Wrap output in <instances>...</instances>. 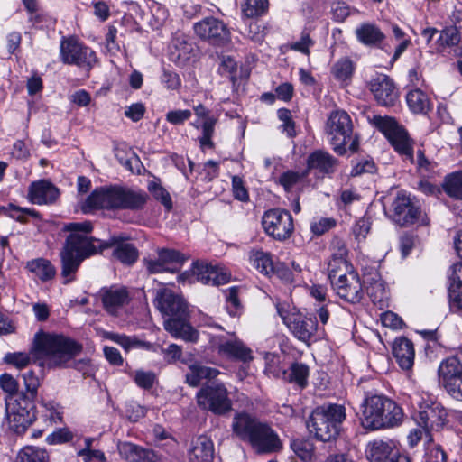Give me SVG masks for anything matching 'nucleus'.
Returning <instances> with one entry per match:
<instances>
[{
  "instance_id": "obj_29",
  "label": "nucleus",
  "mask_w": 462,
  "mask_h": 462,
  "mask_svg": "<svg viewBox=\"0 0 462 462\" xmlns=\"http://www.w3.org/2000/svg\"><path fill=\"white\" fill-rule=\"evenodd\" d=\"M214 443L210 438L200 435L191 444L188 451L189 462H213Z\"/></svg>"
},
{
  "instance_id": "obj_14",
  "label": "nucleus",
  "mask_w": 462,
  "mask_h": 462,
  "mask_svg": "<svg viewBox=\"0 0 462 462\" xmlns=\"http://www.w3.org/2000/svg\"><path fill=\"white\" fill-rule=\"evenodd\" d=\"M60 58L64 64L75 65L87 71L97 62L96 52L74 37L61 39Z\"/></svg>"
},
{
  "instance_id": "obj_54",
  "label": "nucleus",
  "mask_w": 462,
  "mask_h": 462,
  "mask_svg": "<svg viewBox=\"0 0 462 462\" xmlns=\"http://www.w3.org/2000/svg\"><path fill=\"white\" fill-rule=\"evenodd\" d=\"M8 211L12 218L21 223H25L28 216L38 217V213L34 209L21 208L13 204L9 205Z\"/></svg>"
},
{
  "instance_id": "obj_43",
  "label": "nucleus",
  "mask_w": 462,
  "mask_h": 462,
  "mask_svg": "<svg viewBox=\"0 0 462 462\" xmlns=\"http://www.w3.org/2000/svg\"><path fill=\"white\" fill-rule=\"evenodd\" d=\"M15 462H49V454L44 448L26 446L18 452Z\"/></svg>"
},
{
  "instance_id": "obj_25",
  "label": "nucleus",
  "mask_w": 462,
  "mask_h": 462,
  "mask_svg": "<svg viewBox=\"0 0 462 462\" xmlns=\"http://www.w3.org/2000/svg\"><path fill=\"white\" fill-rule=\"evenodd\" d=\"M59 196V189L49 180H40L32 182L29 186L28 197L33 204H51L56 201Z\"/></svg>"
},
{
  "instance_id": "obj_16",
  "label": "nucleus",
  "mask_w": 462,
  "mask_h": 462,
  "mask_svg": "<svg viewBox=\"0 0 462 462\" xmlns=\"http://www.w3.org/2000/svg\"><path fill=\"white\" fill-rule=\"evenodd\" d=\"M265 233L277 241H285L294 231L293 218L288 210L273 208L266 211L262 218Z\"/></svg>"
},
{
  "instance_id": "obj_40",
  "label": "nucleus",
  "mask_w": 462,
  "mask_h": 462,
  "mask_svg": "<svg viewBox=\"0 0 462 462\" xmlns=\"http://www.w3.org/2000/svg\"><path fill=\"white\" fill-rule=\"evenodd\" d=\"M355 71V64L349 58L338 60L331 68L334 79L341 83L348 84Z\"/></svg>"
},
{
  "instance_id": "obj_36",
  "label": "nucleus",
  "mask_w": 462,
  "mask_h": 462,
  "mask_svg": "<svg viewBox=\"0 0 462 462\" xmlns=\"http://www.w3.org/2000/svg\"><path fill=\"white\" fill-rule=\"evenodd\" d=\"M26 269L43 282L53 279L56 275L55 266L51 261L42 257L28 261Z\"/></svg>"
},
{
  "instance_id": "obj_19",
  "label": "nucleus",
  "mask_w": 462,
  "mask_h": 462,
  "mask_svg": "<svg viewBox=\"0 0 462 462\" xmlns=\"http://www.w3.org/2000/svg\"><path fill=\"white\" fill-rule=\"evenodd\" d=\"M420 215V208L403 191L398 192L392 203L393 221L400 226L414 224Z\"/></svg>"
},
{
  "instance_id": "obj_8",
  "label": "nucleus",
  "mask_w": 462,
  "mask_h": 462,
  "mask_svg": "<svg viewBox=\"0 0 462 462\" xmlns=\"http://www.w3.org/2000/svg\"><path fill=\"white\" fill-rule=\"evenodd\" d=\"M36 420L35 405L28 396L21 394L17 397L5 398V420L10 430L22 435Z\"/></svg>"
},
{
  "instance_id": "obj_61",
  "label": "nucleus",
  "mask_w": 462,
  "mask_h": 462,
  "mask_svg": "<svg viewBox=\"0 0 462 462\" xmlns=\"http://www.w3.org/2000/svg\"><path fill=\"white\" fill-rule=\"evenodd\" d=\"M370 229L371 223L369 219L362 217L355 223L352 231L356 239L360 241L366 237L367 234L370 232Z\"/></svg>"
},
{
  "instance_id": "obj_57",
  "label": "nucleus",
  "mask_w": 462,
  "mask_h": 462,
  "mask_svg": "<svg viewBox=\"0 0 462 462\" xmlns=\"http://www.w3.org/2000/svg\"><path fill=\"white\" fill-rule=\"evenodd\" d=\"M72 439L73 434L69 430L59 429L47 436L46 442L50 445H58L67 443Z\"/></svg>"
},
{
  "instance_id": "obj_60",
  "label": "nucleus",
  "mask_w": 462,
  "mask_h": 462,
  "mask_svg": "<svg viewBox=\"0 0 462 462\" xmlns=\"http://www.w3.org/2000/svg\"><path fill=\"white\" fill-rule=\"evenodd\" d=\"M332 18L336 22H344L351 14L350 6L345 2H337L332 5Z\"/></svg>"
},
{
  "instance_id": "obj_6",
  "label": "nucleus",
  "mask_w": 462,
  "mask_h": 462,
  "mask_svg": "<svg viewBox=\"0 0 462 462\" xmlns=\"http://www.w3.org/2000/svg\"><path fill=\"white\" fill-rule=\"evenodd\" d=\"M35 351L45 358L50 367L63 366L82 350L81 345L62 335L38 333Z\"/></svg>"
},
{
  "instance_id": "obj_55",
  "label": "nucleus",
  "mask_w": 462,
  "mask_h": 462,
  "mask_svg": "<svg viewBox=\"0 0 462 462\" xmlns=\"http://www.w3.org/2000/svg\"><path fill=\"white\" fill-rule=\"evenodd\" d=\"M278 118L282 122V127L283 132L287 134L289 137H294L296 135L295 124L291 119V113L287 108H281L277 112Z\"/></svg>"
},
{
  "instance_id": "obj_18",
  "label": "nucleus",
  "mask_w": 462,
  "mask_h": 462,
  "mask_svg": "<svg viewBox=\"0 0 462 462\" xmlns=\"http://www.w3.org/2000/svg\"><path fill=\"white\" fill-rule=\"evenodd\" d=\"M198 37L212 45L222 46L230 41V31L226 24L212 16L206 17L193 26Z\"/></svg>"
},
{
  "instance_id": "obj_11",
  "label": "nucleus",
  "mask_w": 462,
  "mask_h": 462,
  "mask_svg": "<svg viewBox=\"0 0 462 462\" xmlns=\"http://www.w3.org/2000/svg\"><path fill=\"white\" fill-rule=\"evenodd\" d=\"M230 393L225 383L211 382L204 384L196 393L198 406L217 416H225L233 409Z\"/></svg>"
},
{
  "instance_id": "obj_5",
  "label": "nucleus",
  "mask_w": 462,
  "mask_h": 462,
  "mask_svg": "<svg viewBox=\"0 0 462 462\" xmlns=\"http://www.w3.org/2000/svg\"><path fill=\"white\" fill-rule=\"evenodd\" d=\"M360 407L361 424L366 430L390 429L400 425L402 421V407L385 395H365Z\"/></svg>"
},
{
  "instance_id": "obj_59",
  "label": "nucleus",
  "mask_w": 462,
  "mask_h": 462,
  "mask_svg": "<svg viewBox=\"0 0 462 462\" xmlns=\"http://www.w3.org/2000/svg\"><path fill=\"white\" fill-rule=\"evenodd\" d=\"M314 44V42L311 40L310 33L303 31L301 32L300 39L295 42L291 44V49L299 52H301L305 55L310 54V47Z\"/></svg>"
},
{
  "instance_id": "obj_20",
  "label": "nucleus",
  "mask_w": 462,
  "mask_h": 462,
  "mask_svg": "<svg viewBox=\"0 0 462 462\" xmlns=\"http://www.w3.org/2000/svg\"><path fill=\"white\" fill-rule=\"evenodd\" d=\"M186 261L184 255L173 249H162L155 259H144V265L150 273H176L178 265Z\"/></svg>"
},
{
  "instance_id": "obj_45",
  "label": "nucleus",
  "mask_w": 462,
  "mask_h": 462,
  "mask_svg": "<svg viewBox=\"0 0 462 462\" xmlns=\"http://www.w3.org/2000/svg\"><path fill=\"white\" fill-rule=\"evenodd\" d=\"M117 450L120 457L127 462H141L143 448L131 442H119Z\"/></svg>"
},
{
  "instance_id": "obj_26",
  "label": "nucleus",
  "mask_w": 462,
  "mask_h": 462,
  "mask_svg": "<svg viewBox=\"0 0 462 462\" xmlns=\"http://www.w3.org/2000/svg\"><path fill=\"white\" fill-rule=\"evenodd\" d=\"M217 350L220 355L243 363L253 359L252 350L235 336L230 339L221 338L217 345Z\"/></svg>"
},
{
  "instance_id": "obj_58",
  "label": "nucleus",
  "mask_w": 462,
  "mask_h": 462,
  "mask_svg": "<svg viewBox=\"0 0 462 462\" xmlns=\"http://www.w3.org/2000/svg\"><path fill=\"white\" fill-rule=\"evenodd\" d=\"M192 116V113L189 109H176L169 111L166 114V120L172 125H182L184 122L189 120Z\"/></svg>"
},
{
  "instance_id": "obj_35",
  "label": "nucleus",
  "mask_w": 462,
  "mask_h": 462,
  "mask_svg": "<svg viewBox=\"0 0 462 462\" xmlns=\"http://www.w3.org/2000/svg\"><path fill=\"white\" fill-rule=\"evenodd\" d=\"M104 337L119 346H121L125 351L128 352L134 348H143L146 350L154 351V346L150 342L142 341L136 337H130L125 334H118L114 332H105Z\"/></svg>"
},
{
  "instance_id": "obj_38",
  "label": "nucleus",
  "mask_w": 462,
  "mask_h": 462,
  "mask_svg": "<svg viewBox=\"0 0 462 462\" xmlns=\"http://www.w3.org/2000/svg\"><path fill=\"white\" fill-rule=\"evenodd\" d=\"M249 262L254 268L263 275L269 276L273 273L272 255L262 249H252L249 252Z\"/></svg>"
},
{
  "instance_id": "obj_9",
  "label": "nucleus",
  "mask_w": 462,
  "mask_h": 462,
  "mask_svg": "<svg viewBox=\"0 0 462 462\" xmlns=\"http://www.w3.org/2000/svg\"><path fill=\"white\" fill-rule=\"evenodd\" d=\"M327 132L330 136V143L334 152L338 155L346 152V144L349 150L356 152L358 147V141L352 137L353 125L349 115L345 111L332 112L327 122Z\"/></svg>"
},
{
  "instance_id": "obj_56",
  "label": "nucleus",
  "mask_w": 462,
  "mask_h": 462,
  "mask_svg": "<svg viewBox=\"0 0 462 462\" xmlns=\"http://www.w3.org/2000/svg\"><path fill=\"white\" fill-rule=\"evenodd\" d=\"M23 384L27 393L30 395V399H32L37 394V390L40 385L39 378L35 375L32 371H26L22 374Z\"/></svg>"
},
{
  "instance_id": "obj_37",
  "label": "nucleus",
  "mask_w": 462,
  "mask_h": 462,
  "mask_svg": "<svg viewBox=\"0 0 462 462\" xmlns=\"http://www.w3.org/2000/svg\"><path fill=\"white\" fill-rule=\"evenodd\" d=\"M406 102L410 110L414 114L426 115L432 108L426 93L419 88L412 89L407 93Z\"/></svg>"
},
{
  "instance_id": "obj_30",
  "label": "nucleus",
  "mask_w": 462,
  "mask_h": 462,
  "mask_svg": "<svg viewBox=\"0 0 462 462\" xmlns=\"http://www.w3.org/2000/svg\"><path fill=\"white\" fill-rule=\"evenodd\" d=\"M265 370L275 377H279L282 374L288 382L297 384L300 389H304L308 384L310 371L309 367L302 363L291 364L288 373L282 371L281 369L274 368L271 364H268Z\"/></svg>"
},
{
  "instance_id": "obj_10",
  "label": "nucleus",
  "mask_w": 462,
  "mask_h": 462,
  "mask_svg": "<svg viewBox=\"0 0 462 462\" xmlns=\"http://www.w3.org/2000/svg\"><path fill=\"white\" fill-rule=\"evenodd\" d=\"M417 404V411L413 415L417 424L424 429L425 438L432 440L430 431L440 430L447 423L448 413L441 403L430 397L426 399L416 394L412 400Z\"/></svg>"
},
{
  "instance_id": "obj_17",
  "label": "nucleus",
  "mask_w": 462,
  "mask_h": 462,
  "mask_svg": "<svg viewBox=\"0 0 462 462\" xmlns=\"http://www.w3.org/2000/svg\"><path fill=\"white\" fill-rule=\"evenodd\" d=\"M283 319L292 335L305 343L315 337H320L324 332L319 327L316 316L310 314L292 313Z\"/></svg>"
},
{
  "instance_id": "obj_48",
  "label": "nucleus",
  "mask_w": 462,
  "mask_h": 462,
  "mask_svg": "<svg viewBox=\"0 0 462 462\" xmlns=\"http://www.w3.org/2000/svg\"><path fill=\"white\" fill-rule=\"evenodd\" d=\"M269 6L268 0H245L242 11L248 18L257 17L264 14Z\"/></svg>"
},
{
  "instance_id": "obj_46",
  "label": "nucleus",
  "mask_w": 462,
  "mask_h": 462,
  "mask_svg": "<svg viewBox=\"0 0 462 462\" xmlns=\"http://www.w3.org/2000/svg\"><path fill=\"white\" fill-rule=\"evenodd\" d=\"M291 448L297 457L304 462L311 461L314 456V445L307 439H297L291 442Z\"/></svg>"
},
{
  "instance_id": "obj_1",
  "label": "nucleus",
  "mask_w": 462,
  "mask_h": 462,
  "mask_svg": "<svg viewBox=\"0 0 462 462\" xmlns=\"http://www.w3.org/2000/svg\"><path fill=\"white\" fill-rule=\"evenodd\" d=\"M92 228V224L89 221L71 222L64 225L63 231L69 233L60 252V274L64 279V284L76 279V273L84 260L108 248L109 245H105L103 241L88 236Z\"/></svg>"
},
{
  "instance_id": "obj_21",
  "label": "nucleus",
  "mask_w": 462,
  "mask_h": 462,
  "mask_svg": "<svg viewBox=\"0 0 462 462\" xmlns=\"http://www.w3.org/2000/svg\"><path fill=\"white\" fill-rule=\"evenodd\" d=\"M449 311L462 316V263L452 264L448 272Z\"/></svg>"
},
{
  "instance_id": "obj_39",
  "label": "nucleus",
  "mask_w": 462,
  "mask_h": 462,
  "mask_svg": "<svg viewBox=\"0 0 462 462\" xmlns=\"http://www.w3.org/2000/svg\"><path fill=\"white\" fill-rule=\"evenodd\" d=\"M356 35L357 40L365 45H375L384 39V34L381 30L370 23H364L356 28Z\"/></svg>"
},
{
  "instance_id": "obj_24",
  "label": "nucleus",
  "mask_w": 462,
  "mask_h": 462,
  "mask_svg": "<svg viewBox=\"0 0 462 462\" xmlns=\"http://www.w3.org/2000/svg\"><path fill=\"white\" fill-rule=\"evenodd\" d=\"M192 275L197 282L207 285H221L230 281V274L221 268L206 263H194L191 267Z\"/></svg>"
},
{
  "instance_id": "obj_34",
  "label": "nucleus",
  "mask_w": 462,
  "mask_h": 462,
  "mask_svg": "<svg viewBox=\"0 0 462 462\" xmlns=\"http://www.w3.org/2000/svg\"><path fill=\"white\" fill-rule=\"evenodd\" d=\"M219 374L220 372L214 367L206 366L199 362H194L188 366L185 382L191 387H197L203 379L211 380Z\"/></svg>"
},
{
  "instance_id": "obj_53",
  "label": "nucleus",
  "mask_w": 462,
  "mask_h": 462,
  "mask_svg": "<svg viewBox=\"0 0 462 462\" xmlns=\"http://www.w3.org/2000/svg\"><path fill=\"white\" fill-rule=\"evenodd\" d=\"M336 226V220L332 217H319L310 224V230L316 236H321Z\"/></svg>"
},
{
  "instance_id": "obj_31",
  "label": "nucleus",
  "mask_w": 462,
  "mask_h": 462,
  "mask_svg": "<svg viewBox=\"0 0 462 462\" xmlns=\"http://www.w3.org/2000/svg\"><path fill=\"white\" fill-rule=\"evenodd\" d=\"M397 449L392 439H374L367 444L365 454L370 462H386Z\"/></svg>"
},
{
  "instance_id": "obj_41",
  "label": "nucleus",
  "mask_w": 462,
  "mask_h": 462,
  "mask_svg": "<svg viewBox=\"0 0 462 462\" xmlns=\"http://www.w3.org/2000/svg\"><path fill=\"white\" fill-rule=\"evenodd\" d=\"M460 42V33L457 27H446L439 32L436 41V48L433 52H442L446 48L457 46Z\"/></svg>"
},
{
  "instance_id": "obj_62",
  "label": "nucleus",
  "mask_w": 462,
  "mask_h": 462,
  "mask_svg": "<svg viewBox=\"0 0 462 462\" xmlns=\"http://www.w3.org/2000/svg\"><path fill=\"white\" fill-rule=\"evenodd\" d=\"M0 387L4 392L13 396L18 391V382L13 375L4 374L0 375Z\"/></svg>"
},
{
  "instance_id": "obj_50",
  "label": "nucleus",
  "mask_w": 462,
  "mask_h": 462,
  "mask_svg": "<svg viewBox=\"0 0 462 462\" xmlns=\"http://www.w3.org/2000/svg\"><path fill=\"white\" fill-rule=\"evenodd\" d=\"M216 120L212 117H207L202 124V135L199 137V143L203 148H212L214 146L212 136L215 132Z\"/></svg>"
},
{
  "instance_id": "obj_27",
  "label": "nucleus",
  "mask_w": 462,
  "mask_h": 462,
  "mask_svg": "<svg viewBox=\"0 0 462 462\" xmlns=\"http://www.w3.org/2000/svg\"><path fill=\"white\" fill-rule=\"evenodd\" d=\"M338 166V160L328 152L323 150H316L312 152L307 160L308 172L312 170L318 171L319 173L331 176Z\"/></svg>"
},
{
  "instance_id": "obj_3",
  "label": "nucleus",
  "mask_w": 462,
  "mask_h": 462,
  "mask_svg": "<svg viewBox=\"0 0 462 462\" xmlns=\"http://www.w3.org/2000/svg\"><path fill=\"white\" fill-rule=\"evenodd\" d=\"M148 199L142 189L110 184L95 189L82 203L81 210L86 214L97 209L139 211Z\"/></svg>"
},
{
  "instance_id": "obj_42",
  "label": "nucleus",
  "mask_w": 462,
  "mask_h": 462,
  "mask_svg": "<svg viewBox=\"0 0 462 462\" xmlns=\"http://www.w3.org/2000/svg\"><path fill=\"white\" fill-rule=\"evenodd\" d=\"M333 252L331 260L328 263V270L330 272L331 264L334 263L335 268L337 270H347L351 267L346 261V256L348 254L347 248L345 245L344 242L339 239H336L333 242Z\"/></svg>"
},
{
  "instance_id": "obj_47",
  "label": "nucleus",
  "mask_w": 462,
  "mask_h": 462,
  "mask_svg": "<svg viewBox=\"0 0 462 462\" xmlns=\"http://www.w3.org/2000/svg\"><path fill=\"white\" fill-rule=\"evenodd\" d=\"M148 191L152 197L159 200L167 211H171L172 208V200L170 193L163 188L159 182L152 180L147 186Z\"/></svg>"
},
{
  "instance_id": "obj_64",
  "label": "nucleus",
  "mask_w": 462,
  "mask_h": 462,
  "mask_svg": "<svg viewBox=\"0 0 462 462\" xmlns=\"http://www.w3.org/2000/svg\"><path fill=\"white\" fill-rule=\"evenodd\" d=\"M376 170L375 164L371 159L358 162L351 170V176H360L364 173H373Z\"/></svg>"
},
{
  "instance_id": "obj_52",
  "label": "nucleus",
  "mask_w": 462,
  "mask_h": 462,
  "mask_svg": "<svg viewBox=\"0 0 462 462\" xmlns=\"http://www.w3.org/2000/svg\"><path fill=\"white\" fill-rule=\"evenodd\" d=\"M237 288L231 287L226 294V308L228 314L232 317L239 315L241 311V304L238 299Z\"/></svg>"
},
{
  "instance_id": "obj_13",
  "label": "nucleus",
  "mask_w": 462,
  "mask_h": 462,
  "mask_svg": "<svg viewBox=\"0 0 462 462\" xmlns=\"http://www.w3.org/2000/svg\"><path fill=\"white\" fill-rule=\"evenodd\" d=\"M373 123L389 140L397 152L413 161L412 141L407 131L393 117L374 116Z\"/></svg>"
},
{
  "instance_id": "obj_63",
  "label": "nucleus",
  "mask_w": 462,
  "mask_h": 462,
  "mask_svg": "<svg viewBox=\"0 0 462 462\" xmlns=\"http://www.w3.org/2000/svg\"><path fill=\"white\" fill-rule=\"evenodd\" d=\"M381 321L384 327L393 329L402 328L403 321L396 313L393 311H386L381 314Z\"/></svg>"
},
{
  "instance_id": "obj_4",
  "label": "nucleus",
  "mask_w": 462,
  "mask_h": 462,
  "mask_svg": "<svg viewBox=\"0 0 462 462\" xmlns=\"http://www.w3.org/2000/svg\"><path fill=\"white\" fill-rule=\"evenodd\" d=\"M231 430L235 437L249 444L257 454H271L282 449L277 432L267 422L247 411L235 413Z\"/></svg>"
},
{
  "instance_id": "obj_49",
  "label": "nucleus",
  "mask_w": 462,
  "mask_h": 462,
  "mask_svg": "<svg viewBox=\"0 0 462 462\" xmlns=\"http://www.w3.org/2000/svg\"><path fill=\"white\" fill-rule=\"evenodd\" d=\"M308 175V171L302 173L294 171H287L279 177V183L283 187L284 190L291 191L298 183H300Z\"/></svg>"
},
{
  "instance_id": "obj_28",
  "label": "nucleus",
  "mask_w": 462,
  "mask_h": 462,
  "mask_svg": "<svg viewBox=\"0 0 462 462\" xmlns=\"http://www.w3.org/2000/svg\"><path fill=\"white\" fill-rule=\"evenodd\" d=\"M393 355L402 370H411L414 365L415 350L411 340L401 337L393 343Z\"/></svg>"
},
{
  "instance_id": "obj_33",
  "label": "nucleus",
  "mask_w": 462,
  "mask_h": 462,
  "mask_svg": "<svg viewBox=\"0 0 462 462\" xmlns=\"http://www.w3.org/2000/svg\"><path fill=\"white\" fill-rule=\"evenodd\" d=\"M364 283H366V292L374 305L383 308L388 299V291L384 282L380 278L378 273H371L365 278Z\"/></svg>"
},
{
  "instance_id": "obj_2",
  "label": "nucleus",
  "mask_w": 462,
  "mask_h": 462,
  "mask_svg": "<svg viewBox=\"0 0 462 462\" xmlns=\"http://www.w3.org/2000/svg\"><path fill=\"white\" fill-rule=\"evenodd\" d=\"M153 303L163 317L167 332L186 342H198L199 331L189 323L188 305L181 296L168 288H161L155 292Z\"/></svg>"
},
{
  "instance_id": "obj_22",
  "label": "nucleus",
  "mask_w": 462,
  "mask_h": 462,
  "mask_svg": "<svg viewBox=\"0 0 462 462\" xmlns=\"http://www.w3.org/2000/svg\"><path fill=\"white\" fill-rule=\"evenodd\" d=\"M369 88L375 100L383 106H392L398 97V93L393 81L387 75L378 73L370 82Z\"/></svg>"
},
{
  "instance_id": "obj_44",
  "label": "nucleus",
  "mask_w": 462,
  "mask_h": 462,
  "mask_svg": "<svg viewBox=\"0 0 462 462\" xmlns=\"http://www.w3.org/2000/svg\"><path fill=\"white\" fill-rule=\"evenodd\" d=\"M442 187L448 197L462 200V171L447 175Z\"/></svg>"
},
{
  "instance_id": "obj_12",
  "label": "nucleus",
  "mask_w": 462,
  "mask_h": 462,
  "mask_svg": "<svg viewBox=\"0 0 462 462\" xmlns=\"http://www.w3.org/2000/svg\"><path fill=\"white\" fill-rule=\"evenodd\" d=\"M328 278L337 294L350 303H358L363 299V284L358 273L351 267L347 270H337L334 263L331 264Z\"/></svg>"
},
{
  "instance_id": "obj_23",
  "label": "nucleus",
  "mask_w": 462,
  "mask_h": 462,
  "mask_svg": "<svg viewBox=\"0 0 462 462\" xmlns=\"http://www.w3.org/2000/svg\"><path fill=\"white\" fill-rule=\"evenodd\" d=\"M99 297L105 310L112 316H117L120 310L130 301L129 291L125 287L119 285L102 288Z\"/></svg>"
},
{
  "instance_id": "obj_32",
  "label": "nucleus",
  "mask_w": 462,
  "mask_h": 462,
  "mask_svg": "<svg viewBox=\"0 0 462 462\" xmlns=\"http://www.w3.org/2000/svg\"><path fill=\"white\" fill-rule=\"evenodd\" d=\"M104 244L109 245L108 247L115 246L113 257L124 264L132 265L138 259V250L133 244L125 243L117 237H112Z\"/></svg>"
},
{
  "instance_id": "obj_51",
  "label": "nucleus",
  "mask_w": 462,
  "mask_h": 462,
  "mask_svg": "<svg viewBox=\"0 0 462 462\" xmlns=\"http://www.w3.org/2000/svg\"><path fill=\"white\" fill-rule=\"evenodd\" d=\"M134 380L140 388L149 390L155 383L156 374L152 371L137 370L134 374Z\"/></svg>"
},
{
  "instance_id": "obj_15",
  "label": "nucleus",
  "mask_w": 462,
  "mask_h": 462,
  "mask_svg": "<svg viewBox=\"0 0 462 462\" xmlns=\"http://www.w3.org/2000/svg\"><path fill=\"white\" fill-rule=\"evenodd\" d=\"M438 379L452 399L462 402V362L457 356H448L439 363Z\"/></svg>"
},
{
  "instance_id": "obj_7",
  "label": "nucleus",
  "mask_w": 462,
  "mask_h": 462,
  "mask_svg": "<svg viewBox=\"0 0 462 462\" xmlns=\"http://www.w3.org/2000/svg\"><path fill=\"white\" fill-rule=\"evenodd\" d=\"M345 420L346 408L343 405L323 404L311 412L307 428L317 439L328 442L337 438Z\"/></svg>"
}]
</instances>
